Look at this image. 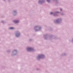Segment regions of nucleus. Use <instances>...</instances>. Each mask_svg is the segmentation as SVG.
Here are the masks:
<instances>
[{"label":"nucleus","instance_id":"obj_1","mask_svg":"<svg viewBox=\"0 0 73 73\" xmlns=\"http://www.w3.org/2000/svg\"><path fill=\"white\" fill-rule=\"evenodd\" d=\"M27 50L28 51H31V50H33V49L32 48H27Z\"/></svg>","mask_w":73,"mask_h":73},{"label":"nucleus","instance_id":"obj_2","mask_svg":"<svg viewBox=\"0 0 73 73\" xmlns=\"http://www.w3.org/2000/svg\"><path fill=\"white\" fill-rule=\"evenodd\" d=\"M14 22L16 23H19V21H14Z\"/></svg>","mask_w":73,"mask_h":73},{"label":"nucleus","instance_id":"obj_3","mask_svg":"<svg viewBox=\"0 0 73 73\" xmlns=\"http://www.w3.org/2000/svg\"><path fill=\"white\" fill-rule=\"evenodd\" d=\"M14 29V28L13 27H10L9 28L10 29Z\"/></svg>","mask_w":73,"mask_h":73},{"label":"nucleus","instance_id":"obj_4","mask_svg":"<svg viewBox=\"0 0 73 73\" xmlns=\"http://www.w3.org/2000/svg\"><path fill=\"white\" fill-rule=\"evenodd\" d=\"M18 35H20V34H18L17 35H16V36H17V37H18V36H19Z\"/></svg>","mask_w":73,"mask_h":73},{"label":"nucleus","instance_id":"obj_5","mask_svg":"<svg viewBox=\"0 0 73 73\" xmlns=\"http://www.w3.org/2000/svg\"><path fill=\"white\" fill-rule=\"evenodd\" d=\"M40 56L41 57H44V55H40Z\"/></svg>","mask_w":73,"mask_h":73},{"label":"nucleus","instance_id":"obj_6","mask_svg":"<svg viewBox=\"0 0 73 73\" xmlns=\"http://www.w3.org/2000/svg\"><path fill=\"white\" fill-rule=\"evenodd\" d=\"M47 1L49 2V1H50V0H47Z\"/></svg>","mask_w":73,"mask_h":73},{"label":"nucleus","instance_id":"obj_7","mask_svg":"<svg viewBox=\"0 0 73 73\" xmlns=\"http://www.w3.org/2000/svg\"><path fill=\"white\" fill-rule=\"evenodd\" d=\"M52 13H53L52 12H51V13H50V14L51 15H52Z\"/></svg>","mask_w":73,"mask_h":73},{"label":"nucleus","instance_id":"obj_8","mask_svg":"<svg viewBox=\"0 0 73 73\" xmlns=\"http://www.w3.org/2000/svg\"><path fill=\"white\" fill-rule=\"evenodd\" d=\"M60 11H62V10L61 9H60Z\"/></svg>","mask_w":73,"mask_h":73},{"label":"nucleus","instance_id":"obj_9","mask_svg":"<svg viewBox=\"0 0 73 73\" xmlns=\"http://www.w3.org/2000/svg\"><path fill=\"white\" fill-rule=\"evenodd\" d=\"M56 13H58V12H56Z\"/></svg>","mask_w":73,"mask_h":73}]
</instances>
